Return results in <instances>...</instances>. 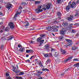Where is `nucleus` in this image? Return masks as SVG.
Wrapping results in <instances>:
<instances>
[{
    "mask_svg": "<svg viewBox=\"0 0 79 79\" xmlns=\"http://www.w3.org/2000/svg\"><path fill=\"white\" fill-rule=\"evenodd\" d=\"M62 26L66 27L67 30L68 31H71V28L70 27H69V26H68V23L66 22H64L62 24Z\"/></svg>",
    "mask_w": 79,
    "mask_h": 79,
    "instance_id": "f257e3e1",
    "label": "nucleus"
},
{
    "mask_svg": "<svg viewBox=\"0 0 79 79\" xmlns=\"http://www.w3.org/2000/svg\"><path fill=\"white\" fill-rule=\"evenodd\" d=\"M42 39V38L41 37H40L38 38L36 40L37 42H39L40 44L39 46H40L41 45H42L43 44V43H44V40H41Z\"/></svg>",
    "mask_w": 79,
    "mask_h": 79,
    "instance_id": "f03ea898",
    "label": "nucleus"
},
{
    "mask_svg": "<svg viewBox=\"0 0 79 79\" xmlns=\"http://www.w3.org/2000/svg\"><path fill=\"white\" fill-rule=\"evenodd\" d=\"M42 8V6H39L38 7L37 9L35 10V11L37 13H39L40 12H42L43 11V10L42 9H40Z\"/></svg>",
    "mask_w": 79,
    "mask_h": 79,
    "instance_id": "7ed1b4c3",
    "label": "nucleus"
},
{
    "mask_svg": "<svg viewBox=\"0 0 79 79\" xmlns=\"http://www.w3.org/2000/svg\"><path fill=\"white\" fill-rule=\"evenodd\" d=\"M66 31V29L65 28H62L61 30H60V33L62 35H64V33Z\"/></svg>",
    "mask_w": 79,
    "mask_h": 79,
    "instance_id": "20e7f679",
    "label": "nucleus"
},
{
    "mask_svg": "<svg viewBox=\"0 0 79 79\" xmlns=\"http://www.w3.org/2000/svg\"><path fill=\"white\" fill-rule=\"evenodd\" d=\"M12 70L13 71H14L15 73H18L19 72H20L19 70L17 69V68L14 66H13Z\"/></svg>",
    "mask_w": 79,
    "mask_h": 79,
    "instance_id": "39448f33",
    "label": "nucleus"
},
{
    "mask_svg": "<svg viewBox=\"0 0 79 79\" xmlns=\"http://www.w3.org/2000/svg\"><path fill=\"white\" fill-rule=\"evenodd\" d=\"M8 25L10 26V28H11V29H14L15 27V25H14V23L13 22H10L8 24Z\"/></svg>",
    "mask_w": 79,
    "mask_h": 79,
    "instance_id": "423d86ee",
    "label": "nucleus"
},
{
    "mask_svg": "<svg viewBox=\"0 0 79 79\" xmlns=\"http://www.w3.org/2000/svg\"><path fill=\"white\" fill-rule=\"evenodd\" d=\"M52 28L55 31L57 32L58 31V29H59V27L57 26L56 25L52 27Z\"/></svg>",
    "mask_w": 79,
    "mask_h": 79,
    "instance_id": "0eeeda50",
    "label": "nucleus"
},
{
    "mask_svg": "<svg viewBox=\"0 0 79 79\" xmlns=\"http://www.w3.org/2000/svg\"><path fill=\"white\" fill-rule=\"evenodd\" d=\"M72 3V4L70 5V7L72 8H74L75 7H76V2H75L74 1Z\"/></svg>",
    "mask_w": 79,
    "mask_h": 79,
    "instance_id": "6e6552de",
    "label": "nucleus"
},
{
    "mask_svg": "<svg viewBox=\"0 0 79 79\" xmlns=\"http://www.w3.org/2000/svg\"><path fill=\"white\" fill-rule=\"evenodd\" d=\"M6 7L7 9H8V10H10V9L12 7L11 4L8 3H7V5L6 6Z\"/></svg>",
    "mask_w": 79,
    "mask_h": 79,
    "instance_id": "1a4fd4ad",
    "label": "nucleus"
},
{
    "mask_svg": "<svg viewBox=\"0 0 79 79\" xmlns=\"http://www.w3.org/2000/svg\"><path fill=\"white\" fill-rule=\"evenodd\" d=\"M26 53H32L34 52V51L32 50H27V49L26 50Z\"/></svg>",
    "mask_w": 79,
    "mask_h": 79,
    "instance_id": "9d476101",
    "label": "nucleus"
},
{
    "mask_svg": "<svg viewBox=\"0 0 79 79\" xmlns=\"http://www.w3.org/2000/svg\"><path fill=\"white\" fill-rule=\"evenodd\" d=\"M72 45H73V43H70L69 44H68V43H67L64 45V46H65V47H69V46H71Z\"/></svg>",
    "mask_w": 79,
    "mask_h": 79,
    "instance_id": "9b49d317",
    "label": "nucleus"
},
{
    "mask_svg": "<svg viewBox=\"0 0 79 79\" xmlns=\"http://www.w3.org/2000/svg\"><path fill=\"white\" fill-rule=\"evenodd\" d=\"M44 47L46 50H47L48 51H49L50 50V49H49V48H50V46L48 45V44H47L45 45L44 46Z\"/></svg>",
    "mask_w": 79,
    "mask_h": 79,
    "instance_id": "f8f14e48",
    "label": "nucleus"
},
{
    "mask_svg": "<svg viewBox=\"0 0 79 79\" xmlns=\"http://www.w3.org/2000/svg\"><path fill=\"white\" fill-rule=\"evenodd\" d=\"M20 14H21V12H20L19 13V12L18 11H17L16 14H15V16L14 18V19H16V17H17L18 15H20Z\"/></svg>",
    "mask_w": 79,
    "mask_h": 79,
    "instance_id": "ddd939ff",
    "label": "nucleus"
},
{
    "mask_svg": "<svg viewBox=\"0 0 79 79\" xmlns=\"http://www.w3.org/2000/svg\"><path fill=\"white\" fill-rule=\"evenodd\" d=\"M45 7L46 8V9H47V10H49V9L50 8V7H51V5H50V4H48L46 5Z\"/></svg>",
    "mask_w": 79,
    "mask_h": 79,
    "instance_id": "4468645a",
    "label": "nucleus"
},
{
    "mask_svg": "<svg viewBox=\"0 0 79 79\" xmlns=\"http://www.w3.org/2000/svg\"><path fill=\"white\" fill-rule=\"evenodd\" d=\"M24 24L25 25V27H27L29 25V23L27 21L24 23Z\"/></svg>",
    "mask_w": 79,
    "mask_h": 79,
    "instance_id": "2eb2a0df",
    "label": "nucleus"
},
{
    "mask_svg": "<svg viewBox=\"0 0 79 79\" xmlns=\"http://www.w3.org/2000/svg\"><path fill=\"white\" fill-rule=\"evenodd\" d=\"M63 0H57V1H56V3H58V4H60V3H63Z\"/></svg>",
    "mask_w": 79,
    "mask_h": 79,
    "instance_id": "dca6fc26",
    "label": "nucleus"
},
{
    "mask_svg": "<svg viewBox=\"0 0 79 79\" xmlns=\"http://www.w3.org/2000/svg\"><path fill=\"white\" fill-rule=\"evenodd\" d=\"M60 52H62V53L63 54V55H64L66 54V51H65L64 50L61 49L60 50Z\"/></svg>",
    "mask_w": 79,
    "mask_h": 79,
    "instance_id": "f3484780",
    "label": "nucleus"
},
{
    "mask_svg": "<svg viewBox=\"0 0 79 79\" xmlns=\"http://www.w3.org/2000/svg\"><path fill=\"white\" fill-rule=\"evenodd\" d=\"M47 29L48 31H51L52 29V28L51 26H49L47 27Z\"/></svg>",
    "mask_w": 79,
    "mask_h": 79,
    "instance_id": "a211bd4d",
    "label": "nucleus"
},
{
    "mask_svg": "<svg viewBox=\"0 0 79 79\" xmlns=\"http://www.w3.org/2000/svg\"><path fill=\"white\" fill-rule=\"evenodd\" d=\"M59 56V53L58 52H55L54 54V56L55 57H58Z\"/></svg>",
    "mask_w": 79,
    "mask_h": 79,
    "instance_id": "6ab92c4d",
    "label": "nucleus"
},
{
    "mask_svg": "<svg viewBox=\"0 0 79 79\" xmlns=\"http://www.w3.org/2000/svg\"><path fill=\"white\" fill-rule=\"evenodd\" d=\"M69 9H70V6H69V5L67 6L66 7V11H69Z\"/></svg>",
    "mask_w": 79,
    "mask_h": 79,
    "instance_id": "aec40b11",
    "label": "nucleus"
},
{
    "mask_svg": "<svg viewBox=\"0 0 79 79\" xmlns=\"http://www.w3.org/2000/svg\"><path fill=\"white\" fill-rule=\"evenodd\" d=\"M13 38H14L13 36H11L9 37L7 40H11L12 39H13Z\"/></svg>",
    "mask_w": 79,
    "mask_h": 79,
    "instance_id": "412c9836",
    "label": "nucleus"
},
{
    "mask_svg": "<svg viewBox=\"0 0 79 79\" xmlns=\"http://www.w3.org/2000/svg\"><path fill=\"white\" fill-rule=\"evenodd\" d=\"M66 42H69V43H71V42H72L73 41L69 39H67L66 40Z\"/></svg>",
    "mask_w": 79,
    "mask_h": 79,
    "instance_id": "4be33fe9",
    "label": "nucleus"
},
{
    "mask_svg": "<svg viewBox=\"0 0 79 79\" xmlns=\"http://www.w3.org/2000/svg\"><path fill=\"white\" fill-rule=\"evenodd\" d=\"M19 51L21 52H24V48H21L19 49Z\"/></svg>",
    "mask_w": 79,
    "mask_h": 79,
    "instance_id": "5701e85b",
    "label": "nucleus"
},
{
    "mask_svg": "<svg viewBox=\"0 0 79 79\" xmlns=\"http://www.w3.org/2000/svg\"><path fill=\"white\" fill-rule=\"evenodd\" d=\"M58 16H61V14L60 12H59L57 13Z\"/></svg>",
    "mask_w": 79,
    "mask_h": 79,
    "instance_id": "b1692460",
    "label": "nucleus"
},
{
    "mask_svg": "<svg viewBox=\"0 0 79 79\" xmlns=\"http://www.w3.org/2000/svg\"><path fill=\"white\" fill-rule=\"evenodd\" d=\"M43 10H47V9H46V7L45 6V5L44 4L43 6Z\"/></svg>",
    "mask_w": 79,
    "mask_h": 79,
    "instance_id": "393cba45",
    "label": "nucleus"
},
{
    "mask_svg": "<svg viewBox=\"0 0 79 79\" xmlns=\"http://www.w3.org/2000/svg\"><path fill=\"white\" fill-rule=\"evenodd\" d=\"M49 71V70L48 69L45 68V69H42V71Z\"/></svg>",
    "mask_w": 79,
    "mask_h": 79,
    "instance_id": "a878e982",
    "label": "nucleus"
},
{
    "mask_svg": "<svg viewBox=\"0 0 79 79\" xmlns=\"http://www.w3.org/2000/svg\"><path fill=\"white\" fill-rule=\"evenodd\" d=\"M73 24H69V27H70V31L71 30V27H73Z\"/></svg>",
    "mask_w": 79,
    "mask_h": 79,
    "instance_id": "bb28decb",
    "label": "nucleus"
},
{
    "mask_svg": "<svg viewBox=\"0 0 79 79\" xmlns=\"http://www.w3.org/2000/svg\"><path fill=\"white\" fill-rule=\"evenodd\" d=\"M72 49L73 50H76V47L74 46L72 48Z\"/></svg>",
    "mask_w": 79,
    "mask_h": 79,
    "instance_id": "cd10ccee",
    "label": "nucleus"
},
{
    "mask_svg": "<svg viewBox=\"0 0 79 79\" xmlns=\"http://www.w3.org/2000/svg\"><path fill=\"white\" fill-rule=\"evenodd\" d=\"M74 66H76V67H79V63L75 64L74 65Z\"/></svg>",
    "mask_w": 79,
    "mask_h": 79,
    "instance_id": "c85d7f7f",
    "label": "nucleus"
},
{
    "mask_svg": "<svg viewBox=\"0 0 79 79\" xmlns=\"http://www.w3.org/2000/svg\"><path fill=\"white\" fill-rule=\"evenodd\" d=\"M16 78L18 79H23V77H16Z\"/></svg>",
    "mask_w": 79,
    "mask_h": 79,
    "instance_id": "c756f323",
    "label": "nucleus"
},
{
    "mask_svg": "<svg viewBox=\"0 0 79 79\" xmlns=\"http://www.w3.org/2000/svg\"><path fill=\"white\" fill-rule=\"evenodd\" d=\"M67 19L68 21H72L73 20V19L70 17H69Z\"/></svg>",
    "mask_w": 79,
    "mask_h": 79,
    "instance_id": "7c9ffc66",
    "label": "nucleus"
},
{
    "mask_svg": "<svg viewBox=\"0 0 79 79\" xmlns=\"http://www.w3.org/2000/svg\"><path fill=\"white\" fill-rule=\"evenodd\" d=\"M9 30H10V28H9L8 27L6 28V29H5V31H8Z\"/></svg>",
    "mask_w": 79,
    "mask_h": 79,
    "instance_id": "2f4dec72",
    "label": "nucleus"
},
{
    "mask_svg": "<svg viewBox=\"0 0 79 79\" xmlns=\"http://www.w3.org/2000/svg\"><path fill=\"white\" fill-rule=\"evenodd\" d=\"M44 56L45 58H47V57H48V54H44Z\"/></svg>",
    "mask_w": 79,
    "mask_h": 79,
    "instance_id": "473e14b6",
    "label": "nucleus"
},
{
    "mask_svg": "<svg viewBox=\"0 0 79 79\" xmlns=\"http://www.w3.org/2000/svg\"><path fill=\"white\" fill-rule=\"evenodd\" d=\"M68 61H69V60L67 59H66L64 61V63H66V62H68Z\"/></svg>",
    "mask_w": 79,
    "mask_h": 79,
    "instance_id": "72a5a7b5",
    "label": "nucleus"
},
{
    "mask_svg": "<svg viewBox=\"0 0 79 79\" xmlns=\"http://www.w3.org/2000/svg\"><path fill=\"white\" fill-rule=\"evenodd\" d=\"M35 4H39L40 3V2L39 1H35Z\"/></svg>",
    "mask_w": 79,
    "mask_h": 79,
    "instance_id": "f704fd0d",
    "label": "nucleus"
},
{
    "mask_svg": "<svg viewBox=\"0 0 79 79\" xmlns=\"http://www.w3.org/2000/svg\"><path fill=\"white\" fill-rule=\"evenodd\" d=\"M38 74H42V73H43V72H41L40 71H38Z\"/></svg>",
    "mask_w": 79,
    "mask_h": 79,
    "instance_id": "c9c22d12",
    "label": "nucleus"
},
{
    "mask_svg": "<svg viewBox=\"0 0 79 79\" xmlns=\"http://www.w3.org/2000/svg\"><path fill=\"white\" fill-rule=\"evenodd\" d=\"M1 30H2V31H3V30H5V27L4 26H2L1 27Z\"/></svg>",
    "mask_w": 79,
    "mask_h": 79,
    "instance_id": "e433bc0d",
    "label": "nucleus"
},
{
    "mask_svg": "<svg viewBox=\"0 0 79 79\" xmlns=\"http://www.w3.org/2000/svg\"><path fill=\"white\" fill-rule=\"evenodd\" d=\"M24 74V72H20L19 73V75H23Z\"/></svg>",
    "mask_w": 79,
    "mask_h": 79,
    "instance_id": "4c0bfd02",
    "label": "nucleus"
},
{
    "mask_svg": "<svg viewBox=\"0 0 79 79\" xmlns=\"http://www.w3.org/2000/svg\"><path fill=\"white\" fill-rule=\"evenodd\" d=\"M3 48H4V46L3 45H2L0 47L1 49L3 50Z\"/></svg>",
    "mask_w": 79,
    "mask_h": 79,
    "instance_id": "58836bf2",
    "label": "nucleus"
},
{
    "mask_svg": "<svg viewBox=\"0 0 79 79\" xmlns=\"http://www.w3.org/2000/svg\"><path fill=\"white\" fill-rule=\"evenodd\" d=\"M59 39H63V36H59Z\"/></svg>",
    "mask_w": 79,
    "mask_h": 79,
    "instance_id": "ea45409f",
    "label": "nucleus"
},
{
    "mask_svg": "<svg viewBox=\"0 0 79 79\" xmlns=\"http://www.w3.org/2000/svg\"><path fill=\"white\" fill-rule=\"evenodd\" d=\"M73 61H79V60L78 59H75L73 60Z\"/></svg>",
    "mask_w": 79,
    "mask_h": 79,
    "instance_id": "a19ab883",
    "label": "nucleus"
},
{
    "mask_svg": "<svg viewBox=\"0 0 79 79\" xmlns=\"http://www.w3.org/2000/svg\"><path fill=\"white\" fill-rule=\"evenodd\" d=\"M1 39H2L3 40H6V38L5 37H3L1 38Z\"/></svg>",
    "mask_w": 79,
    "mask_h": 79,
    "instance_id": "79ce46f5",
    "label": "nucleus"
},
{
    "mask_svg": "<svg viewBox=\"0 0 79 79\" xmlns=\"http://www.w3.org/2000/svg\"><path fill=\"white\" fill-rule=\"evenodd\" d=\"M79 16V14L78 13H76L75 15V17H77Z\"/></svg>",
    "mask_w": 79,
    "mask_h": 79,
    "instance_id": "37998d69",
    "label": "nucleus"
},
{
    "mask_svg": "<svg viewBox=\"0 0 79 79\" xmlns=\"http://www.w3.org/2000/svg\"><path fill=\"white\" fill-rule=\"evenodd\" d=\"M36 77H40V74L37 75V74H36Z\"/></svg>",
    "mask_w": 79,
    "mask_h": 79,
    "instance_id": "c03bdc74",
    "label": "nucleus"
},
{
    "mask_svg": "<svg viewBox=\"0 0 79 79\" xmlns=\"http://www.w3.org/2000/svg\"><path fill=\"white\" fill-rule=\"evenodd\" d=\"M67 59L68 60L69 59V61L70 60H71V59H72V57H69Z\"/></svg>",
    "mask_w": 79,
    "mask_h": 79,
    "instance_id": "a18cd8bd",
    "label": "nucleus"
},
{
    "mask_svg": "<svg viewBox=\"0 0 79 79\" xmlns=\"http://www.w3.org/2000/svg\"><path fill=\"white\" fill-rule=\"evenodd\" d=\"M6 76L8 77V76H10V74H9V73H6Z\"/></svg>",
    "mask_w": 79,
    "mask_h": 79,
    "instance_id": "49530a36",
    "label": "nucleus"
},
{
    "mask_svg": "<svg viewBox=\"0 0 79 79\" xmlns=\"http://www.w3.org/2000/svg\"><path fill=\"white\" fill-rule=\"evenodd\" d=\"M74 25H75V26H79V23H76L75 24H74Z\"/></svg>",
    "mask_w": 79,
    "mask_h": 79,
    "instance_id": "de8ad7c7",
    "label": "nucleus"
},
{
    "mask_svg": "<svg viewBox=\"0 0 79 79\" xmlns=\"http://www.w3.org/2000/svg\"><path fill=\"white\" fill-rule=\"evenodd\" d=\"M21 47H22V45H21L20 44H19L18 45V47L19 48H20Z\"/></svg>",
    "mask_w": 79,
    "mask_h": 79,
    "instance_id": "09e8293b",
    "label": "nucleus"
},
{
    "mask_svg": "<svg viewBox=\"0 0 79 79\" xmlns=\"http://www.w3.org/2000/svg\"><path fill=\"white\" fill-rule=\"evenodd\" d=\"M23 8V7L22 6H20L19 8V10H21Z\"/></svg>",
    "mask_w": 79,
    "mask_h": 79,
    "instance_id": "8fccbe9b",
    "label": "nucleus"
},
{
    "mask_svg": "<svg viewBox=\"0 0 79 79\" xmlns=\"http://www.w3.org/2000/svg\"><path fill=\"white\" fill-rule=\"evenodd\" d=\"M25 4H26V3H25V2H23L22 3H21V5H24Z\"/></svg>",
    "mask_w": 79,
    "mask_h": 79,
    "instance_id": "3c124183",
    "label": "nucleus"
},
{
    "mask_svg": "<svg viewBox=\"0 0 79 79\" xmlns=\"http://www.w3.org/2000/svg\"><path fill=\"white\" fill-rule=\"evenodd\" d=\"M72 31L73 32V33H74L76 31H75V30H72Z\"/></svg>",
    "mask_w": 79,
    "mask_h": 79,
    "instance_id": "603ef678",
    "label": "nucleus"
},
{
    "mask_svg": "<svg viewBox=\"0 0 79 79\" xmlns=\"http://www.w3.org/2000/svg\"><path fill=\"white\" fill-rule=\"evenodd\" d=\"M61 16H58L57 18L58 19H59V20H60V19H61Z\"/></svg>",
    "mask_w": 79,
    "mask_h": 79,
    "instance_id": "864d4df0",
    "label": "nucleus"
},
{
    "mask_svg": "<svg viewBox=\"0 0 79 79\" xmlns=\"http://www.w3.org/2000/svg\"><path fill=\"white\" fill-rule=\"evenodd\" d=\"M76 37H77L78 36H79V32H78L77 33V34L76 35Z\"/></svg>",
    "mask_w": 79,
    "mask_h": 79,
    "instance_id": "5fc2aeb1",
    "label": "nucleus"
},
{
    "mask_svg": "<svg viewBox=\"0 0 79 79\" xmlns=\"http://www.w3.org/2000/svg\"><path fill=\"white\" fill-rule=\"evenodd\" d=\"M50 59H48L46 61V63H47L48 62H50Z\"/></svg>",
    "mask_w": 79,
    "mask_h": 79,
    "instance_id": "6e6d98bb",
    "label": "nucleus"
},
{
    "mask_svg": "<svg viewBox=\"0 0 79 79\" xmlns=\"http://www.w3.org/2000/svg\"><path fill=\"white\" fill-rule=\"evenodd\" d=\"M39 65L40 66H43V65H42V63H39Z\"/></svg>",
    "mask_w": 79,
    "mask_h": 79,
    "instance_id": "4d7b16f0",
    "label": "nucleus"
},
{
    "mask_svg": "<svg viewBox=\"0 0 79 79\" xmlns=\"http://www.w3.org/2000/svg\"><path fill=\"white\" fill-rule=\"evenodd\" d=\"M34 42L33 41L31 40L30 41V44H32V43H34Z\"/></svg>",
    "mask_w": 79,
    "mask_h": 79,
    "instance_id": "13d9d810",
    "label": "nucleus"
},
{
    "mask_svg": "<svg viewBox=\"0 0 79 79\" xmlns=\"http://www.w3.org/2000/svg\"><path fill=\"white\" fill-rule=\"evenodd\" d=\"M3 15V13L0 12V16Z\"/></svg>",
    "mask_w": 79,
    "mask_h": 79,
    "instance_id": "bf43d9fd",
    "label": "nucleus"
},
{
    "mask_svg": "<svg viewBox=\"0 0 79 79\" xmlns=\"http://www.w3.org/2000/svg\"><path fill=\"white\" fill-rule=\"evenodd\" d=\"M40 36L41 37H44V35H40Z\"/></svg>",
    "mask_w": 79,
    "mask_h": 79,
    "instance_id": "052dcab7",
    "label": "nucleus"
},
{
    "mask_svg": "<svg viewBox=\"0 0 79 79\" xmlns=\"http://www.w3.org/2000/svg\"><path fill=\"white\" fill-rule=\"evenodd\" d=\"M75 11L76 12V13H78V10H75Z\"/></svg>",
    "mask_w": 79,
    "mask_h": 79,
    "instance_id": "680f3d73",
    "label": "nucleus"
},
{
    "mask_svg": "<svg viewBox=\"0 0 79 79\" xmlns=\"http://www.w3.org/2000/svg\"><path fill=\"white\" fill-rule=\"evenodd\" d=\"M0 32H3V31L1 29V28H0Z\"/></svg>",
    "mask_w": 79,
    "mask_h": 79,
    "instance_id": "e2e57ef3",
    "label": "nucleus"
},
{
    "mask_svg": "<svg viewBox=\"0 0 79 79\" xmlns=\"http://www.w3.org/2000/svg\"><path fill=\"white\" fill-rule=\"evenodd\" d=\"M55 50V49H54L53 48H52L51 50V52H53V50Z\"/></svg>",
    "mask_w": 79,
    "mask_h": 79,
    "instance_id": "0e129e2a",
    "label": "nucleus"
},
{
    "mask_svg": "<svg viewBox=\"0 0 79 79\" xmlns=\"http://www.w3.org/2000/svg\"><path fill=\"white\" fill-rule=\"evenodd\" d=\"M79 1L78 0L76 2V3L77 4V3H79Z\"/></svg>",
    "mask_w": 79,
    "mask_h": 79,
    "instance_id": "69168bd1",
    "label": "nucleus"
},
{
    "mask_svg": "<svg viewBox=\"0 0 79 79\" xmlns=\"http://www.w3.org/2000/svg\"><path fill=\"white\" fill-rule=\"evenodd\" d=\"M3 24V22H1L0 23V25H2Z\"/></svg>",
    "mask_w": 79,
    "mask_h": 79,
    "instance_id": "338daca9",
    "label": "nucleus"
},
{
    "mask_svg": "<svg viewBox=\"0 0 79 79\" xmlns=\"http://www.w3.org/2000/svg\"><path fill=\"white\" fill-rule=\"evenodd\" d=\"M37 79H43V78L42 77H41L40 78H37Z\"/></svg>",
    "mask_w": 79,
    "mask_h": 79,
    "instance_id": "774afa93",
    "label": "nucleus"
}]
</instances>
